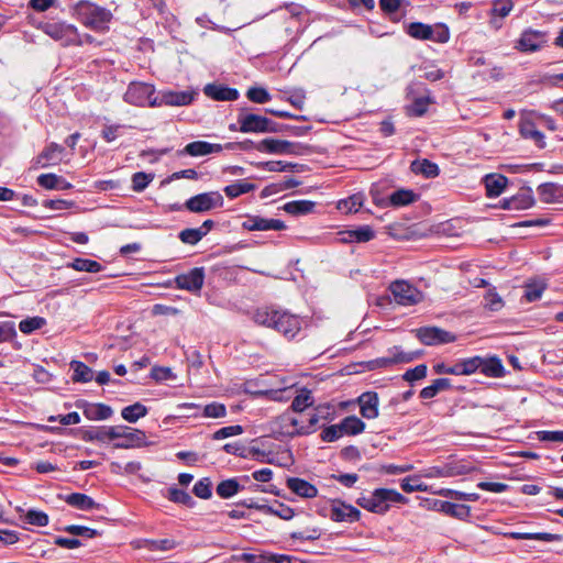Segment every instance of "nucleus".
Here are the masks:
<instances>
[{
  "label": "nucleus",
  "mask_w": 563,
  "mask_h": 563,
  "mask_svg": "<svg viewBox=\"0 0 563 563\" xmlns=\"http://www.w3.org/2000/svg\"><path fill=\"white\" fill-rule=\"evenodd\" d=\"M243 228L249 231H282L286 224L278 219H265L260 216H251L243 222Z\"/></svg>",
  "instance_id": "obj_17"
},
{
  "label": "nucleus",
  "mask_w": 563,
  "mask_h": 563,
  "mask_svg": "<svg viewBox=\"0 0 563 563\" xmlns=\"http://www.w3.org/2000/svg\"><path fill=\"white\" fill-rule=\"evenodd\" d=\"M287 487L301 498L311 499L318 496V488L306 479L299 477H288Z\"/></svg>",
  "instance_id": "obj_21"
},
{
  "label": "nucleus",
  "mask_w": 563,
  "mask_h": 563,
  "mask_svg": "<svg viewBox=\"0 0 563 563\" xmlns=\"http://www.w3.org/2000/svg\"><path fill=\"white\" fill-rule=\"evenodd\" d=\"M520 134L523 139L532 141L538 147L545 146L544 135L538 130L537 123L530 119H522L519 125Z\"/></svg>",
  "instance_id": "obj_23"
},
{
  "label": "nucleus",
  "mask_w": 563,
  "mask_h": 563,
  "mask_svg": "<svg viewBox=\"0 0 563 563\" xmlns=\"http://www.w3.org/2000/svg\"><path fill=\"white\" fill-rule=\"evenodd\" d=\"M70 14L93 32L104 33L113 19L112 12L92 1L79 0L70 7Z\"/></svg>",
  "instance_id": "obj_2"
},
{
  "label": "nucleus",
  "mask_w": 563,
  "mask_h": 563,
  "mask_svg": "<svg viewBox=\"0 0 563 563\" xmlns=\"http://www.w3.org/2000/svg\"><path fill=\"white\" fill-rule=\"evenodd\" d=\"M460 375H472L477 372L483 364V357L473 356L470 358L460 360L459 362Z\"/></svg>",
  "instance_id": "obj_52"
},
{
  "label": "nucleus",
  "mask_w": 563,
  "mask_h": 563,
  "mask_svg": "<svg viewBox=\"0 0 563 563\" xmlns=\"http://www.w3.org/2000/svg\"><path fill=\"white\" fill-rule=\"evenodd\" d=\"M262 509L264 514L276 516L283 520H290L295 516L292 508L277 500L273 505H267Z\"/></svg>",
  "instance_id": "obj_39"
},
{
  "label": "nucleus",
  "mask_w": 563,
  "mask_h": 563,
  "mask_svg": "<svg viewBox=\"0 0 563 563\" xmlns=\"http://www.w3.org/2000/svg\"><path fill=\"white\" fill-rule=\"evenodd\" d=\"M483 181L488 198L500 196L508 185L507 177L500 174H488L484 177Z\"/></svg>",
  "instance_id": "obj_22"
},
{
  "label": "nucleus",
  "mask_w": 563,
  "mask_h": 563,
  "mask_svg": "<svg viewBox=\"0 0 563 563\" xmlns=\"http://www.w3.org/2000/svg\"><path fill=\"white\" fill-rule=\"evenodd\" d=\"M246 97L249 98V100L255 103H266L272 99L269 92L262 87L249 88V90L246 91Z\"/></svg>",
  "instance_id": "obj_59"
},
{
  "label": "nucleus",
  "mask_w": 563,
  "mask_h": 563,
  "mask_svg": "<svg viewBox=\"0 0 563 563\" xmlns=\"http://www.w3.org/2000/svg\"><path fill=\"white\" fill-rule=\"evenodd\" d=\"M514 210H525L533 206L534 198L532 190L529 188L521 189L517 195L511 197Z\"/></svg>",
  "instance_id": "obj_45"
},
{
  "label": "nucleus",
  "mask_w": 563,
  "mask_h": 563,
  "mask_svg": "<svg viewBox=\"0 0 563 563\" xmlns=\"http://www.w3.org/2000/svg\"><path fill=\"white\" fill-rule=\"evenodd\" d=\"M420 356L419 352H404L400 346H393L387 355L369 361V369L389 367L395 364L409 363Z\"/></svg>",
  "instance_id": "obj_11"
},
{
  "label": "nucleus",
  "mask_w": 563,
  "mask_h": 563,
  "mask_svg": "<svg viewBox=\"0 0 563 563\" xmlns=\"http://www.w3.org/2000/svg\"><path fill=\"white\" fill-rule=\"evenodd\" d=\"M429 40L437 43H446L450 40L449 27L444 24H437L431 27V37Z\"/></svg>",
  "instance_id": "obj_63"
},
{
  "label": "nucleus",
  "mask_w": 563,
  "mask_h": 563,
  "mask_svg": "<svg viewBox=\"0 0 563 563\" xmlns=\"http://www.w3.org/2000/svg\"><path fill=\"white\" fill-rule=\"evenodd\" d=\"M155 93V87L146 82L133 81L129 85L123 99L126 103L135 107L150 106V101L153 100Z\"/></svg>",
  "instance_id": "obj_10"
},
{
  "label": "nucleus",
  "mask_w": 563,
  "mask_h": 563,
  "mask_svg": "<svg viewBox=\"0 0 563 563\" xmlns=\"http://www.w3.org/2000/svg\"><path fill=\"white\" fill-rule=\"evenodd\" d=\"M331 520L335 522H356L361 518V511L340 499H334L331 501Z\"/></svg>",
  "instance_id": "obj_15"
},
{
  "label": "nucleus",
  "mask_w": 563,
  "mask_h": 563,
  "mask_svg": "<svg viewBox=\"0 0 563 563\" xmlns=\"http://www.w3.org/2000/svg\"><path fill=\"white\" fill-rule=\"evenodd\" d=\"M292 143L284 140L265 139L257 143L256 150L271 154H285L291 152Z\"/></svg>",
  "instance_id": "obj_27"
},
{
  "label": "nucleus",
  "mask_w": 563,
  "mask_h": 563,
  "mask_svg": "<svg viewBox=\"0 0 563 563\" xmlns=\"http://www.w3.org/2000/svg\"><path fill=\"white\" fill-rule=\"evenodd\" d=\"M416 336L426 345L445 344L456 340L455 334L437 327L419 328Z\"/></svg>",
  "instance_id": "obj_13"
},
{
  "label": "nucleus",
  "mask_w": 563,
  "mask_h": 563,
  "mask_svg": "<svg viewBox=\"0 0 563 563\" xmlns=\"http://www.w3.org/2000/svg\"><path fill=\"white\" fill-rule=\"evenodd\" d=\"M314 203L309 200L289 201L284 205L283 209L289 214H306L312 211Z\"/></svg>",
  "instance_id": "obj_49"
},
{
  "label": "nucleus",
  "mask_w": 563,
  "mask_h": 563,
  "mask_svg": "<svg viewBox=\"0 0 563 563\" xmlns=\"http://www.w3.org/2000/svg\"><path fill=\"white\" fill-rule=\"evenodd\" d=\"M451 388V382L449 378H438L433 383L420 391L422 399H430L435 397L440 391Z\"/></svg>",
  "instance_id": "obj_44"
},
{
  "label": "nucleus",
  "mask_w": 563,
  "mask_h": 563,
  "mask_svg": "<svg viewBox=\"0 0 563 563\" xmlns=\"http://www.w3.org/2000/svg\"><path fill=\"white\" fill-rule=\"evenodd\" d=\"M146 435L139 429L128 426H113L112 442L115 449H130L142 446L145 443Z\"/></svg>",
  "instance_id": "obj_7"
},
{
  "label": "nucleus",
  "mask_w": 563,
  "mask_h": 563,
  "mask_svg": "<svg viewBox=\"0 0 563 563\" xmlns=\"http://www.w3.org/2000/svg\"><path fill=\"white\" fill-rule=\"evenodd\" d=\"M205 282V268L195 267L186 274L175 277V284L178 289H185L191 292H199Z\"/></svg>",
  "instance_id": "obj_14"
},
{
  "label": "nucleus",
  "mask_w": 563,
  "mask_h": 563,
  "mask_svg": "<svg viewBox=\"0 0 563 563\" xmlns=\"http://www.w3.org/2000/svg\"><path fill=\"white\" fill-rule=\"evenodd\" d=\"M364 198L361 194H355L346 199H342L338 201L336 208L345 214L357 212L360 208L363 206Z\"/></svg>",
  "instance_id": "obj_41"
},
{
  "label": "nucleus",
  "mask_w": 563,
  "mask_h": 563,
  "mask_svg": "<svg viewBox=\"0 0 563 563\" xmlns=\"http://www.w3.org/2000/svg\"><path fill=\"white\" fill-rule=\"evenodd\" d=\"M512 8V0H494L489 13L490 15L504 19L511 12Z\"/></svg>",
  "instance_id": "obj_54"
},
{
  "label": "nucleus",
  "mask_w": 563,
  "mask_h": 563,
  "mask_svg": "<svg viewBox=\"0 0 563 563\" xmlns=\"http://www.w3.org/2000/svg\"><path fill=\"white\" fill-rule=\"evenodd\" d=\"M78 407L82 409L85 417L89 420H106L113 413L111 407L104 404L84 402Z\"/></svg>",
  "instance_id": "obj_25"
},
{
  "label": "nucleus",
  "mask_w": 563,
  "mask_h": 563,
  "mask_svg": "<svg viewBox=\"0 0 563 563\" xmlns=\"http://www.w3.org/2000/svg\"><path fill=\"white\" fill-rule=\"evenodd\" d=\"M45 323L46 321L42 317L26 318L20 322L19 329L22 333L30 334L33 331L41 329Z\"/></svg>",
  "instance_id": "obj_56"
},
{
  "label": "nucleus",
  "mask_w": 563,
  "mask_h": 563,
  "mask_svg": "<svg viewBox=\"0 0 563 563\" xmlns=\"http://www.w3.org/2000/svg\"><path fill=\"white\" fill-rule=\"evenodd\" d=\"M256 186L245 180H239L224 187L223 191L227 197L234 199L241 195L249 194L255 190Z\"/></svg>",
  "instance_id": "obj_43"
},
{
  "label": "nucleus",
  "mask_w": 563,
  "mask_h": 563,
  "mask_svg": "<svg viewBox=\"0 0 563 563\" xmlns=\"http://www.w3.org/2000/svg\"><path fill=\"white\" fill-rule=\"evenodd\" d=\"M203 92L207 97L219 101H234L240 96L238 89L218 84H208Z\"/></svg>",
  "instance_id": "obj_20"
},
{
  "label": "nucleus",
  "mask_w": 563,
  "mask_h": 563,
  "mask_svg": "<svg viewBox=\"0 0 563 563\" xmlns=\"http://www.w3.org/2000/svg\"><path fill=\"white\" fill-rule=\"evenodd\" d=\"M408 499L395 489L377 488L369 495H361L356 499V504L363 509L384 515L386 514L391 504H406Z\"/></svg>",
  "instance_id": "obj_3"
},
{
  "label": "nucleus",
  "mask_w": 563,
  "mask_h": 563,
  "mask_svg": "<svg viewBox=\"0 0 563 563\" xmlns=\"http://www.w3.org/2000/svg\"><path fill=\"white\" fill-rule=\"evenodd\" d=\"M243 433V428L240 424L228 426L217 430L212 434L213 440H223L230 437H235Z\"/></svg>",
  "instance_id": "obj_62"
},
{
  "label": "nucleus",
  "mask_w": 563,
  "mask_h": 563,
  "mask_svg": "<svg viewBox=\"0 0 563 563\" xmlns=\"http://www.w3.org/2000/svg\"><path fill=\"white\" fill-rule=\"evenodd\" d=\"M40 29L49 37L64 46H81V34L77 26L62 21H49L40 24Z\"/></svg>",
  "instance_id": "obj_4"
},
{
  "label": "nucleus",
  "mask_w": 563,
  "mask_h": 563,
  "mask_svg": "<svg viewBox=\"0 0 563 563\" xmlns=\"http://www.w3.org/2000/svg\"><path fill=\"white\" fill-rule=\"evenodd\" d=\"M360 412L365 419H375L378 417V395L375 391L363 393L357 398Z\"/></svg>",
  "instance_id": "obj_18"
},
{
  "label": "nucleus",
  "mask_w": 563,
  "mask_h": 563,
  "mask_svg": "<svg viewBox=\"0 0 563 563\" xmlns=\"http://www.w3.org/2000/svg\"><path fill=\"white\" fill-rule=\"evenodd\" d=\"M37 184L45 189L67 190L73 185L56 174H42L37 177Z\"/></svg>",
  "instance_id": "obj_29"
},
{
  "label": "nucleus",
  "mask_w": 563,
  "mask_h": 563,
  "mask_svg": "<svg viewBox=\"0 0 563 563\" xmlns=\"http://www.w3.org/2000/svg\"><path fill=\"white\" fill-rule=\"evenodd\" d=\"M271 430L276 439L303 435L302 416L288 409L272 421Z\"/></svg>",
  "instance_id": "obj_5"
},
{
  "label": "nucleus",
  "mask_w": 563,
  "mask_h": 563,
  "mask_svg": "<svg viewBox=\"0 0 563 563\" xmlns=\"http://www.w3.org/2000/svg\"><path fill=\"white\" fill-rule=\"evenodd\" d=\"M545 42V33L529 29L522 32L516 48L520 52H536L540 49Z\"/></svg>",
  "instance_id": "obj_16"
},
{
  "label": "nucleus",
  "mask_w": 563,
  "mask_h": 563,
  "mask_svg": "<svg viewBox=\"0 0 563 563\" xmlns=\"http://www.w3.org/2000/svg\"><path fill=\"white\" fill-rule=\"evenodd\" d=\"M223 197L218 191H209L189 198L185 206L191 212H206L222 207Z\"/></svg>",
  "instance_id": "obj_12"
},
{
  "label": "nucleus",
  "mask_w": 563,
  "mask_h": 563,
  "mask_svg": "<svg viewBox=\"0 0 563 563\" xmlns=\"http://www.w3.org/2000/svg\"><path fill=\"white\" fill-rule=\"evenodd\" d=\"M418 196L409 189H399L389 196V203L393 207L408 206L417 200Z\"/></svg>",
  "instance_id": "obj_40"
},
{
  "label": "nucleus",
  "mask_w": 563,
  "mask_h": 563,
  "mask_svg": "<svg viewBox=\"0 0 563 563\" xmlns=\"http://www.w3.org/2000/svg\"><path fill=\"white\" fill-rule=\"evenodd\" d=\"M313 405V397L310 390L302 388L300 393L294 398L289 410L302 416L305 409Z\"/></svg>",
  "instance_id": "obj_36"
},
{
  "label": "nucleus",
  "mask_w": 563,
  "mask_h": 563,
  "mask_svg": "<svg viewBox=\"0 0 563 563\" xmlns=\"http://www.w3.org/2000/svg\"><path fill=\"white\" fill-rule=\"evenodd\" d=\"M343 434L356 435L364 431L365 423L356 416H347L340 422Z\"/></svg>",
  "instance_id": "obj_42"
},
{
  "label": "nucleus",
  "mask_w": 563,
  "mask_h": 563,
  "mask_svg": "<svg viewBox=\"0 0 563 563\" xmlns=\"http://www.w3.org/2000/svg\"><path fill=\"white\" fill-rule=\"evenodd\" d=\"M192 493L201 499H209L212 495L211 481L208 477L199 479L192 488Z\"/></svg>",
  "instance_id": "obj_58"
},
{
  "label": "nucleus",
  "mask_w": 563,
  "mask_h": 563,
  "mask_svg": "<svg viewBox=\"0 0 563 563\" xmlns=\"http://www.w3.org/2000/svg\"><path fill=\"white\" fill-rule=\"evenodd\" d=\"M25 520L27 523L36 527H46L48 525V516L41 510L30 509L25 514Z\"/></svg>",
  "instance_id": "obj_60"
},
{
  "label": "nucleus",
  "mask_w": 563,
  "mask_h": 563,
  "mask_svg": "<svg viewBox=\"0 0 563 563\" xmlns=\"http://www.w3.org/2000/svg\"><path fill=\"white\" fill-rule=\"evenodd\" d=\"M505 302L503 298L497 294L495 287H489L484 295V307L490 311H499L503 309Z\"/></svg>",
  "instance_id": "obj_50"
},
{
  "label": "nucleus",
  "mask_w": 563,
  "mask_h": 563,
  "mask_svg": "<svg viewBox=\"0 0 563 563\" xmlns=\"http://www.w3.org/2000/svg\"><path fill=\"white\" fill-rule=\"evenodd\" d=\"M144 547L150 551H170L177 548L174 539L144 540Z\"/></svg>",
  "instance_id": "obj_53"
},
{
  "label": "nucleus",
  "mask_w": 563,
  "mask_h": 563,
  "mask_svg": "<svg viewBox=\"0 0 563 563\" xmlns=\"http://www.w3.org/2000/svg\"><path fill=\"white\" fill-rule=\"evenodd\" d=\"M431 25L421 22H412L407 26V33L417 40H429L431 37Z\"/></svg>",
  "instance_id": "obj_51"
},
{
  "label": "nucleus",
  "mask_w": 563,
  "mask_h": 563,
  "mask_svg": "<svg viewBox=\"0 0 563 563\" xmlns=\"http://www.w3.org/2000/svg\"><path fill=\"white\" fill-rule=\"evenodd\" d=\"M506 536L515 540H538L543 542H554L563 539L561 534L549 532H509Z\"/></svg>",
  "instance_id": "obj_30"
},
{
  "label": "nucleus",
  "mask_w": 563,
  "mask_h": 563,
  "mask_svg": "<svg viewBox=\"0 0 563 563\" xmlns=\"http://www.w3.org/2000/svg\"><path fill=\"white\" fill-rule=\"evenodd\" d=\"M562 188L555 184H542L538 187V195L544 203L559 202L562 195Z\"/></svg>",
  "instance_id": "obj_32"
},
{
  "label": "nucleus",
  "mask_w": 563,
  "mask_h": 563,
  "mask_svg": "<svg viewBox=\"0 0 563 563\" xmlns=\"http://www.w3.org/2000/svg\"><path fill=\"white\" fill-rule=\"evenodd\" d=\"M400 486L406 493L426 492L427 485L417 476H409L401 481Z\"/></svg>",
  "instance_id": "obj_57"
},
{
  "label": "nucleus",
  "mask_w": 563,
  "mask_h": 563,
  "mask_svg": "<svg viewBox=\"0 0 563 563\" xmlns=\"http://www.w3.org/2000/svg\"><path fill=\"white\" fill-rule=\"evenodd\" d=\"M253 319L260 325L278 331L288 340L294 339L301 330V319L298 316L273 307L258 308Z\"/></svg>",
  "instance_id": "obj_1"
},
{
  "label": "nucleus",
  "mask_w": 563,
  "mask_h": 563,
  "mask_svg": "<svg viewBox=\"0 0 563 563\" xmlns=\"http://www.w3.org/2000/svg\"><path fill=\"white\" fill-rule=\"evenodd\" d=\"M440 510L445 515L455 517V518H464L470 515V507L466 505L453 504L450 501H440Z\"/></svg>",
  "instance_id": "obj_48"
},
{
  "label": "nucleus",
  "mask_w": 563,
  "mask_h": 563,
  "mask_svg": "<svg viewBox=\"0 0 563 563\" xmlns=\"http://www.w3.org/2000/svg\"><path fill=\"white\" fill-rule=\"evenodd\" d=\"M154 176L152 174H146L143 172L135 173L132 176V188L134 191L140 192L143 191L148 184L153 180Z\"/></svg>",
  "instance_id": "obj_61"
},
{
  "label": "nucleus",
  "mask_w": 563,
  "mask_h": 563,
  "mask_svg": "<svg viewBox=\"0 0 563 563\" xmlns=\"http://www.w3.org/2000/svg\"><path fill=\"white\" fill-rule=\"evenodd\" d=\"M340 240L345 243H352V242H368L374 236L375 233L368 225L360 227L355 230H347L340 232Z\"/></svg>",
  "instance_id": "obj_28"
},
{
  "label": "nucleus",
  "mask_w": 563,
  "mask_h": 563,
  "mask_svg": "<svg viewBox=\"0 0 563 563\" xmlns=\"http://www.w3.org/2000/svg\"><path fill=\"white\" fill-rule=\"evenodd\" d=\"M243 489L236 478H228L218 484L216 492L217 495L223 499H228L236 495Z\"/></svg>",
  "instance_id": "obj_37"
},
{
  "label": "nucleus",
  "mask_w": 563,
  "mask_h": 563,
  "mask_svg": "<svg viewBox=\"0 0 563 563\" xmlns=\"http://www.w3.org/2000/svg\"><path fill=\"white\" fill-rule=\"evenodd\" d=\"M168 499L174 503L185 505L187 507H192L195 505V500L187 492L178 489L176 487H172L168 489Z\"/></svg>",
  "instance_id": "obj_55"
},
{
  "label": "nucleus",
  "mask_w": 563,
  "mask_h": 563,
  "mask_svg": "<svg viewBox=\"0 0 563 563\" xmlns=\"http://www.w3.org/2000/svg\"><path fill=\"white\" fill-rule=\"evenodd\" d=\"M77 272H88V273H99L102 271V265L93 260L89 258H75L71 263L67 265Z\"/></svg>",
  "instance_id": "obj_47"
},
{
  "label": "nucleus",
  "mask_w": 563,
  "mask_h": 563,
  "mask_svg": "<svg viewBox=\"0 0 563 563\" xmlns=\"http://www.w3.org/2000/svg\"><path fill=\"white\" fill-rule=\"evenodd\" d=\"M194 90H162L159 96L150 101V107L172 106L184 107L190 104L196 97Z\"/></svg>",
  "instance_id": "obj_8"
},
{
  "label": "nucleus",
  "mask_w": 563,
  "mask_h": 563,
  "mask_svg": "<svg viewBox=\"0 0 563 563\" xmlns=\"http://www.w3.org/2000/svg\"><path fill=\"white\" fill-rule=\"evenodd\" d=\"M410 169L413 174L423 175L427 178H434L439 175V167L429 159H416L411 163Z\"/></svg>",
  "instance_id": "obj_33"
},
{
  "label": "nucleus",
  "mask_w": 563,
  "mask_h": 563,
  "mask_svg": "<svg viewBox=\"0 0 563 563\" xmlns=\"http://www.w3.org/2000/svg\"><path fill=\"white\" fill-rule=\"evenodd\" d=\"M65 501L79 510H91L98 508L99 505L88 495L81 493H71L65 497Z\"/></svg>",
  "instance_id": "obj_31"
},
{
  "label": "nucleus",
  "mask_w": 563,
  "mask_h": 563,
  "mask_svg": "<svg viewBox=\"0 0 563 563\" xmlns=\"http://www.w3.org/2000/svg\"><path fill=\"white\" fill-rule=\"evenodd\" d=\"M238 123L239 131L242 133H274L278 131L276 122L254 113H240Z\"/></svg>",
  "instance_id": "obj_6"
},
{
  "label": "nucleus",
  "mask_w": 563,
  "mask_h": 563,
  "mask_svg": "<svg viewBox=\"0 0 563 563\" xmlns=\"http://www.w3.org/2000/svg\"><path fill=\"white\" fill-rule=\"evenodd\" d=\"M63 153L64 147L62 145L57 143H51L37 156V164H40L42 167L56 165L62 161Z\"/></svg>",
  "instance_id": "obj_26"
},
{
  "label": "nucleus",
  "mask_w": 563,
  "mask_h": 563,
  "mask_svg": "<svg viewBox=\"0 0 563 563\" xmlns=\"http://www.w3.org/2000/svg\"><path fill=\"white\" fill-rule=\"evenodd\" d=\"M113 426H102L84 432L85 441H98L101 443L112 442Z\"/></svg>",
  "instance_id": "obj_34"
},
{
  "label": "nucleus",
  "mask_w": 563,
  "mask_h": 563,
  "mask_svg": "<svg viewBox=\"0 0 563 563\" xmlns=\"http://www.w3.org/2000/svg\"><path fill=\"white\" fill-rule=\"evenodd\" d=\"M481 373L488 377H503L505 368L498 357L483 358V364L479 367Z\"/></svg>",
  "instance_id": "obj_35"
},
{
  "label": "nucleus",
  "mask_w": 563,
  "mask_h": 563,
  "mask_svg": "<svg viewBox=\"0 0 563 563\" xmlns=\"http://www.w3.org/2000/svg\"><path fill=\"white\" fill-rule=\"evenodd\" d=\"M147 412L146 406L141 402H134L133 405L124 407L121 410V416L125 421L135 423L139 419L145 417Z\"/></svg>",
  "instance_id": "obj_38"
},
{
  "label": "nucleus",
  "mask_w": 563,
  "mask_h": 563,
  "mask_svg": "<svg viewBox=\"0 0 563 563\" xmlns=\"http://www.w3.org/2000/svg\"><path fill=\"white\" fill-rule=\"evenodd\" d=\"M70 367L74 371L73 380L80 383H88L93 379V371L85 363L73 361Z\"/></svg>",
  "instance_id": "obj_46"
},
{
  "label": "nucleus",
  "mask_w": 563,
  "mask_h": 563,
  "mask_svg": "<svg viewBox=\"0 0 563 563\" xmlns=\"http://www.w3.org/2000/svg\"><path fill=\"white\" fill-rule=\"evenodd\" d=\"M475 467L466 461H452L439 468V477H454L472 473Z\"/></svg>",
  "instance_id": "obj_24"
},
{
  "label": "nucleus",
  "mask_w": 563,
  "mask_h": 563,
  "mask_svg": "<svg viewBox=\"0 0 563 563\" xmlns=\"http://www.w3.org/2000/svg\"><path fill=\"white\" fill-rule=\"evenodd\" d=\"M389 290L394 300L401 306H412L422 300L421 291L406 280L393 282Z\"/></svg>",
  "instance_id": "obj_9"
},
{
  "label": "nucleus",
  "mask_w": 563,
  "mask_h": 563,
  "mask_svg": "<svg viewBox=\"0 0 563 563\" xmlns=\"http://www.w3.org/2000/svg\"><path fill=\"white\" fill-rule=\"evenodd\" d=\"M343 434L340 423L331 424L324 428L321 432V439L324 442H334L339 440Z\"/></svg>",
  "instance_id": "obj_64"
},
{
  "label": "nucleus",
  "mask_w": 563,
  "mask_h": 563,
  "mask_svg": "<svg viewBox=\"0 0 563 563\" xmlns=\"http://www.w3.org/2000/svg\"><path fill=\"white\" fill-rule=\"evenodd\" d=\"M223 150L221 144H213L206 141H195L188 143L179 154H186L192 157L206 156L212 153H220Z\"/></svg>",
  "instance_id": "obj_19"
}]
</instances>
